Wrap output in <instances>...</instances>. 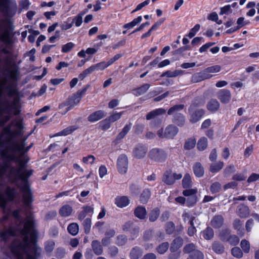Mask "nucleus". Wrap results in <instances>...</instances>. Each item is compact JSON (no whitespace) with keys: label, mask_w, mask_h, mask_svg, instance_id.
Segmentation results:
<instances>
[{"label":"nucleus","mask_w":259,"mask_h":259,"mask_svg":"<svg viewBox=\"0 0 259 259\" xmlns=\"http://www.w3.org/2000/svg\"><path fill=\"white\" fill-rule=\"evenodd\" d=\"M23 129L21 119L14 120L3 128L2 134H0V154L7 160L0 164V178L5 176L13 183L22 181L18 187L22 194L25 205L29 207L33 200L28 179L32 175L33 170L25 169L29 160L25 154L33 144L26 146V141L31 133L24 136Z\"/></svg>","instance_id":"nucleus-1"},{"label":"nucleus","mask_w":259,"mask_h":259,"mask_svg":"<svg viewBox=\"0 0 259 259\" xmlns=\"http://www.w3.org/2000/svg\"><path fill=\"white\" fill-rule=\"evenodd\" d=\"M11 23L5 19H0V87L3 91V96H6L11 100L18 97V92L12 85L8 84L9 78L17 80L18 70L13 62L16 56L13 53L14 41L11 35Z\"/></svg>","instance_id":"nucleus-2"},{"label":"nucleus","mask_w":259,"mask_h":259,"mask_svg":"<svg viewBox=\"0 0 259 259\" xmlns=\"http://www.w3.org/2000/svg\"><path fill=\"white\" fill-rule=\"evenodd\" d=\"M3 178H0V207L5 214L0 218V223L3 227V229L0 231V242L8 243L10 237L16 235V231H19L21 235L22 230L24 228L25 224L29 221L33 223L32 230L30 229V235L32 238H34L37 232L34 228L35 224L31 217H28L26 220H24L20 214V210H15L12 212L15 223L13 224L12 221L10 219V213L7 212V202L13 201L16 196L17 192L16 189L8 187L6 189L5 194H4L3 192L5 186Z\"/></svg>","instance_id":"nucleus-3"},{"label":"nucleus","mask_w":259,"mask_h":259,"mask_svg":"<svg viewBox=\"0 0 259 259\" xmlns=\"http://www.w3.org/2000/svg\"><path fill=\"white\" fill-rule=\"evenodd\" d=\"M32 227V222L28 221L21 231V237L14 239L12 243V250L18 259H24L25 254L27 255V259H30V257L37 259L41 255V248L34 242L37 235L33 238L31 237L32 244L29 241L28 235Z\"/></svg>","instance_id":"nucleus-4"},{"label":"nucleus","mask_w":259,"mask_h":259,"mask_svg":"<svg viewBox=\"0 0 259 259\" xmlns=\"http://www.w3.org/2000/svg\"><path fill=\"white\" fill-rule=\"evenodd\" d=\"M1 88L0 87V126H3L10 119L13 111L14 114L17 115L20 114L21 110L18 99L15 98L11 100L6 96H3Z\"/></svg>","instance_id":"nucleus-5"},{"label":"nucleus","mask_w":259,"mask_h":259,"mask_svg":"<svg viewBox=\"0 0 259 259\" xmlns=\"http://www.w3.org/2000/svg\"><path fill=\"white\" fill-rule=\"evenodd\" d=\"M17 11V4L15 0H0V12L6 18H12Z\"/></svg>","instance_id":"nucleus-6"},{"label":"nucleus","mask_w":259,"mask_h":259,"mask_svg":"<svg viewBox=\"0 0 259 259\" xmlns=\"http://www.w3.org/2000/svg\"><path fill=\"white\" fill-rule=\"evenodd\" d=\"M184 107V104L175 105L170 108L167 111L168 115L172 116V122L179 126H183L185 123V116L180 112Z\"/></svg>","instance_id":"nucleus-7"},{"label":"nucleus","mask_w":259,"mask_h":259,"mask_svg":"<svg viewBox=\"0 0 259 259\" xmlns=\"http://www.w3.org/2000/svg\"><path fill=\"white\" fill-rule=\"evenodd\" d=\"M179 128L174 124L167 125L165 129L161 128L159 129L157 135L160 138L166 139H172L179 133Z\"/></svg>","instance_id":"nucleus-8"},{"label":"nucleus","mask_w":259,"mask_h":259,"mask_svg":"<svg viewBox=\"0 0 259 259\" xmlns=\"http://www.w3.org/2000/svg\"><path fill=\"white\" fill-rule=\"evenodd\" d=\"M148 156L154 162L162 163L166 159L167 154L163 149L155 148L149 151Z\"/></svg>","instance_id":"nucleus-9"},{"label":"nucleus","mask_w":259,"mask_h":259,"mask_svg":"<svg viewBox=\"0 0 259 259\" xmlns=\"http://www.w3.org/2000/svg\"><path fill=\"white\" fill-rule=\"evenodd\" d=\"M80 100L81 98H80L79 96H77L75 94H73L71 97L68 98L67 101H66L65 102L59 105V108L60 110L62 109L64 107L67 106V107L66 108L65 110L61 111V114H65L69 110L76 105L80 102Z\"/></svg>","instance_id":"nucleus-10"},{"label":"nucleus","mask_w":259,"mask_h":259,"mask_svg":"<svg viewBox=\"0 0 259 259\" xmlns=\"http://www.w3.org/2000/svg\"><path fill=\"white\" fill-rule=\"evenodd\" d=\"M117 167L118 171L121 174H125L128 168V159L124 154L120 155L117 160Z\"/></svg>","instance_id":"nucleus-11"},{"label":"nucleus","mask_w":259,"mask_h":259,"mask_svg":"<svg viewBox=\"0 0 259 259\" xmlns=\"http://www.w3.org/2000/svg\"><path fill=\"white\" fill-rule=\"evenodd\" d=\"M188 111L191 115L190 121L193 123L199 121L204 114V110L200 109L195 110L193 106L190 107Z\"/></svg>","instance_id":"nucleus-12"},{"label":"nucleus","mask_w":259,"mask_h":259,"mask_svg":"<svg viewBox=\"0 0 259 259\" xmlns=\"http://www.w3.org/2000/svg\"><path fill=\"white\" fill-rule=\"evenodd\" d=\"M217 97L223 104H227L231 100V94L229 90L222 89L218 92Z\"/></svg>","instance_id":"nucleus-13"},{"label":"nucleus","mask_w":259,"mask_h":259,"mask_svg":"<svg viewBox=\"0 0 259 259\" xmlns=\"http://www.w3.org/2000/svg\"><path fill=\"white\" fill-rule=\"evenodd\" d=\"M147 152V148L142 144L136 146L134 150V156L137 158H143Z\"/></svg>","instance_id":"nucleus-14"},{"label":"nucleus","mask_w":259,"mask_h":259,"mask_svg":"<svg viewBox=\"0 0 259 259\" xmlns=\"http://www.w3.org/2000/svg\"><path fill=\"white\" fill-rule=\"evenodd\" d=\"M224 219L222 215H214L210 221V225L215 229H219L223 226Z\"/></svg>","instance_id":"nucleus-15"},{"label":"nucleus","mask_w":259,"mask_h":259,"mask_svg":"<svg viewBox=\"0 0 259 259\" xmlns=\"http://www.w3.org/2000/svg\"><path fill=\"white\" fill-rule=\"evenodd\" d=\"M236 212L240 218H246L250 214V210L247 206L244 204H241L238 206Z\"/></svg>","instance_id":"nucleus-16"},{"label":"nucleus","mask_w":259,"mask_h":259,"mask_svg":"<svg viewBox=\"0 0 259 259\" xmlns=\"http://www.w3.org/2000/svg\"><path fill=\"white\" fill-rule=\"evenodd\" d=\"M105 116L106 114L104 111L98 110L90 115L88 120L91 122H94L103 118Z\"/></svg>","instance_id":"nucleus-17"},{"label":"nucleus","mask_w":259,"mask_h":259,"mask_svg":"<svg viewBox=\"0 0 259 259\" xmlns=\"http://www.w3.org/2000/svg\"><path fill=\"white\" fill-rule=\"evenodd\" d=\"M91 246L94 253L97 255H101L103 252V248L101 242L97 240H94L92 242Z\"/></svg>","instance_id":"nucleus-18"},{"label":"nucleus","mask_w":259,"mask_h":259,"mask_svg":"<svg viewBox=\"0 0 259 259\" xmlns=\"http://www.w3.org/2000/svg\"><path fill=\"white\" fill-rule=\"evenodd\" d=\"M166 113V110L163 108H158L152 110L149 112L146 115V119L148 120L154 119L158 116L164 114Z\"/></svg>","instance_id":"nucleus-19"},{"label":"nucleus","mask_w":259,"mask_h":259,"mask_svg":"<svg viewBox=\"0 0 259 259\" xmlns=\"http://www.w3.org/2000/svg\"><path fill=\"white\" fill-rule=\"evenodd\" d=\"M211 75L204 72H199L194 74L192 77V81L198 82L206 79L210 78Z\"/></svg>","instance_id":"nucleus-20"},{"label":"nucleus","mask_w":259,"mask_h":259,"mask_svg":"<svg viewBox=\"0 0 259 259\" xmlns=\"http://www.w3.org/2000/svg\"><path fill=\"white\" fill-rule=\"evenodd\" d=\"M143 254L142 248L138 246L133 247L130 253V257L131 259H139L141 257Z\"/></svg>","instance_id":"nucleus-21"},{"label":"nucleus","mask_w":259,"mask_h":259,"mask_svg":"<svg viewBox=\"0 0 259 259\" xmlns=\"http://www.w3.org/2000/svg\"><path fill=\"white\" fill-rule=\"evenodd\" d=\"M184 240L181 237H178L176 238L171 242L170 250L178 251L183 245Z\"/></svg>","instance_id":"nucleus-22"},{"label":"nucleus","mask_w":259,"mask_h":259,"mask_svg":"<svg viewBox=\"0 0 259 259\" xmlns=\"http://www.w3.org/2000/svg\"><path fill=\"white\" fill-rule=\"evenodd\" d=\"M193 170L195 175L198 178L203 176L204 169L200 162H195L193 166Z\"/></svg>","instance_id":"nucleus-23"},{"label":"nucleus","mask_w":259,"mask_h":259,"mask_svg":"<svg viewBox=\"0 0 259 259\" xmlns=\"http://www.w3.org/2000/svg\"><path fill=\"white\" fill-rule=\"evenodd\" d=\"M130 203L128 197L125 196H118L115 198V204L119 207H124Z\"/></svg>","instance_id":"nucleus-24"},{"label":"nucleus","mask_w":259,"mask_h":259,"mask_svg":"<svg viewBox=\"0 0 259 259\" xmlns=\"http://www.w3.org/2000/svg\"><path fill=\"white\" fill-rule=\"evenodd\" d=\"M220 103L217 99H212L208 102L207 109L211 112H215L219 109Z\"/></svg>","instance_id":"nucleus-25"},{"label":"nucleus","mask_w":259,"mask_h":259,"mask_svg":"<svg viewBox=\"0 0 259 259\" xmlns=\"http://www.w3.org/2000/svg\"><path fill=\"white\" fill-rule=\"evenodd\" d=\"M150 87V84L145 83L142 86L133 90V93L136 96H141L145 94Z\"/></svg>","instance_id":"nucleus-26"},{"label":"nucleus","mask_w":259,"mask_h":259,"mask_svg":"<svg viewBox=\"0 0 259 259\" xmlns=\"http://www.w3.org/2000/svg\"><path fill=\"white\" fill-rule=\"evenodd\" d=\"M134 213L136 217L141 220H143L145 218L147 211L145 207L138 206L135 208Z\"/></svg>","instance_id":"nucleus-27"},{"label":"nucleus","mask_w":259,"mask_h":259,"mask_svg":"<svg viewBox=\"0 0 259 259\" xmlns=\"http://www.w3.org/2000/svg\"><path fill=\"white\" fill-rule=\"evenodd\" d=\"M132 123H130L128 124H126L122 128V131L117 135L116 137L115 140L118 142L121 139H123L126 135L128 133L131 128Z\"/></svg>","instance_id":"nucleus-28"},{"label":"nucleus","mask_w":259,"mask_h":259,"mask_svg":"<svg viewBox=\"0 0 259 259\" xmlns=\"http://www.w3.org/2000/svg\"><path fill=\"white\" fill-rule=\"evenodd\" d=\"M233 225L234 228L238 231V234L241 237L243 236L244 235V229L242 228L243 222L239 219H236L233 222Z\"/></svg>","instance_id":"nucleus-29"},{"label":"nucleus","mask_w":259,"mask_h":259,"mask_svg":"<svg viewBox=\"0 0 259 259\" xmlns=\"http://www.w3.org/2000/svg\"><path fill=\"white\" fill-rule=\"evenodd\" d=\"M212 250L217 254H222L225 251L224 245L219 241H214L212 244Z\"/></svg>","instance_id":"nucleus-30"},{"label":"nucleus","mask_w":259,"mask_h":259,"mask_svg":"<svg viewBox=\"0 0 259 259\" xmlns=\"http://www.w3.org/2000/svg\"><path fill=\"white\" fill-rule=\"evenodd\" d=\"M204 239L209 240L213 238L214 236V231L213 229L208 227L201 233Z\"/></svg>","instance_id":"nucleus-31"},{"label":"nucleus","mask_w":259,"mask_h":259,"mask_svg":"<svg viewBox=\"0 0 259 259\" xmlns=\"http://www.w3.org/2000/svg\"><path fill=\"white\" fill-rule=\"evenodd\" d=\"M224 166V162L223 161H219L210 164L209 170L212 173H216L221 170Z\"/></svg>","instance_id":"nucleus-32"},{"label":"nucleus","mask_w":259,"mask_h":259,"mask_svg":"<svg viewBox=\"0 0 259 259\" xmlns=\"http://www.w3.org/2000/svg\"><path fill=\"white\" fill-rule=\"evenodd\" d=\"M72 211V208L69 205H65L61 207L59 210V214L63 217L69 216Z\"/></svg>","instance_id":"nucleus-33"},{"label":"nucleus","mask_w":259,"mask_h":259,"mask_svg":"<svg viewBox=\"0 0 259 259\" xmlns=\"http://www.w3.org/2000/svg\"><path fill=\"white\" fill-rule=\"evenodd\" d=\"M163 182L168 185H172L175 183V178L172 174L169 171H166L163 175Z\"/></svg>","instance_id":"nucleus-34"},{"label":"nucleus","mask_w":259,"mask_h":259,"mask_svg":"<svg viewBox=\"0 0 259 259\" xmlns=\"http://www.w3.org/2000/svg\"><path fill=\"white\" fill-rule=\"evenodd\" d=\"M197 249V246L193 243H188L185 245L183 249V251L185 254H191Z\"/></svg>","instance_id":"nucleus-35"},{"label":"nucleus","mask_w":259,"mask_h":259,"mask_svg":"<svg viewBox=\"0 0 259 259\" xmlns=\"http://www.w3.org/2000/svg\"><path fill=\"white\" fill-rule=\"evenodd\" d=\"M230 235V230L229 229H224L220 231L219 236L221 240L227 242Z\"/></svg>","instance_id":"nucleus-36"},{"label":"nucleus","mask_w":259,"mask_h":259,"mask_svg":"<svg viewBox=\"0 0 259 259\" xmlns=\"http://www.w3.org/2000/svg\"><path fill=\"white\" fill-rule=\"evenodd\" d=\"M151 195L150 191L148 189L144 190L140 196V201L142 203H146Z\"/></svg>","instance_id":"nucleus-37"},{"label":"nucleus","mask_w":259,"mask_h":259,"mask_svg":"<svg viewBox=\"0 0 259 259\" xmlns=\"http://www.w3.org/2000/svg\"><path fill=\"white\" fill-rule=\"evenodd\" d=\"M67 230L70 234L75 236L78 233L79 226L77 223H71L68 226Z\"/></svg>","instance_id":"nucleus-38"},{"label":"nucleus","mask_w":259,"mask_h":259,"mask_svg":"<svg viewBox=\"0 0 259 259\" xmlns=\"http://www.w3.org/2000/svg\"><path fill=\"white\" fill-rule=\"evenodd\" d=\"M208 146V141L206 138H201L197 143V149L199 151H203Z\"/></svg>","instance_id":"nucleus-39"},{"label":"nucleus","mask_w":259,"mask_h":259,"mask_svg":"<svg viewBox=\"0 0 259 259\" xmlns=\"http://www.w3.org/2000/svg\"><path fill=\"white\" fill-rule=\"evenodd\" d=\"M123 112L119 113H115L112 115H110V116H109L108 118H106L105 120H104V122H109L111 123L114 122L120 118Z\"/></svg>","instance_id":"nucleus-40"},{"label":"nucleus","mask_w":259,"mask_h":259,"mask_svg":"<svg viewBox=\"0 0 259 259\" xmlns=\"http://www.w3.org/2000/svg\"><path fill=\"white\" fill-rule=\"evenodd\" d=\"M182 185L185 188H189L192 187L191 177L189 174H186L182 180Z\"/></svg>","instance_id":"nucleus-41"},{"label":"nucleus","mask_w":259,"mask_h":259,"mask_svg":"<svg viewBox=\"0 0 259 259\" xmlns=\"http://www.w3.org/2000/svg\"><path fill=\"white\" fill-rule=\"evenodd\" d=\"M204 254L200 250L196 249L191 254H190L187 259H203Z\"/></svg>","instance_id":"nucleus-42"},{"label":"nucleus","mask_w":259,"mask_h":259,"mask_svg":"<svg viewBox=\"0 0 259 259\" xmlns=\"http://www.w3.org/2000/svg\"><path fill=\"white\" fill-rule=\"evenodd\" d=\"M160 210L158 208L153 209L149 213V220L151 222H155L159 217Z\"/></svg>","instance_id":"nucleus-43"},{"label":"nucleus","mask_w":259,"mask_h":259,"mask_svg":"<svg viewBox=\"0 0 259 259\" xmlns=\"http://www.w3.org/2000/svg\"><path fill=\"white\" fill-rule=\"evenodd\" d=\"M77 128V127L75 125L70 126L66 128L63 130L61 132L58 133L57 134V136H67L68 135H69L71 134L73 132H74L75 130H76Z\"/></svg>","instance_id":"nucleus-44"},{"label":"nucleus","mask_w":259,"mask_h":259,"mask_svg":"<svg viewBox=\"0 0 259 259\" xmlns=\"http://www.w3.org/2000/svg\"><path fill=\"white\" fill-rule=\"evenodd\" d=\"M95 68H94V66L92 65L88 68L86 69L79 75V78L81 80H83L86 76L95 71Z\"/></svg>","instance_id":"nucleus-45"},{"label":"nucleus","mask_w":259,"mask_h":259,"mask_svg":"<svg viewBox=\"0 0 259 259\" xmlns=\"http://www.w3.org/2000/svg\"><path fill=\"white\" fill-rule=\"evenodd\" d=\"M196 140L192 138L188 139L185 143L184 148L185 150H190L194 148L196 145Z\"/></svg>","instance_id":"nucleus-46"},{"label":"nucleus","mask_w":259,"mask_h":259,"mask_svg":"<svg viewBox=\"0 0 259 259\" xmlns=\"http://www.w3.org/2000/svg\"><path fill=\"white\" fill-rule=\"evenodd\" d=\"M236 169L233 164H230L225 167L224 169L223 174L224 177H228L232 174L235 172Z\"/></svg>","instance_id":"nucleus-47"},{"label":"nucleus","mask_w":259,"mask_h":259,"mask_svg":"<svg viewBox=\"0 0 259 259\" xmlns=\"http://www.w3.org/2000/svg\"><path fill=\"white\" fill-rule=\"evenodd\" d=\"M165 232L167 234H172L175 230V225L172 222L166 223L165 227Z\"/></svg>","instance_id":"nucleus-48"},{"label":"nucleus","mask_w":259,"mask_h":259,"mask_svg":"<svg viewBox=\"0 0 259 259\" xmlns=\"http://www.w3.org/2000/svg\"><path fill=\"white\" fill-rule=\"evenodd\" d=\"M169 247V244L165 242L160 244L156 248V250L160 254H163L165 252Z\"/></svg>","instance_id":"nucleus-49"},{"label":"nucleus","mask_w":259,"mask_h":259,"mask_svg":"<svg viewBox=\"0 0 259 259\" xmlns=\"http://www.w3.org/2000/svg\"><path fill=\"white\" fill-rule=\"evenodd\" d=\"M183 217L185 222H186L187 220L189 221V224L190 225V227H195L194 221H196V218L195 217L190 216L188 213H185L183 214Z\"/></svg>","instance_id":"nucleus-50"},{"label":"nucleus","mask_w":259,"mask_h":259,"mask_svg":"<svg viewBox=\"0 0 259 259\" xmlns=\"http://www.w3.org/2000/svg\"><path fill=\"white\" fill-rule=\"evenodd\" d=\"M221 67L220 65H217L206 68L204 71L207 74L209 73H217L221 70Z\"/></svg>","instance_id":"nucleus-51"},{"label":"nucleus","mask_w":259,"mask_h":259,"mask_svg":"<svg viewBox=\"0 0 259 259\" xmlns=\"http://www.w3.org/2000/svg\"><path fill=\"white\" fill-rule=\"evenodd\" d=\"M91 224V220L90 218H87L83 221L82 225L84 227V232L85 234H88L90 232Z\"/></svg>","instance_id":"nucleus-52"},{"label":"nucleus","mask_w":259,"mask_h":259,"mask_svg":"<svg viewBox=\"0 0 259 259\" xmlns=\"http://www.w3.org/2000/svg\"><path fill=\"white\" fill-rule=\"evenodd\" d=\"M227 242L231 245L235 246L238 244L239 239L236 235L231 234Z\"/></svg>","instance_id":"nucleus-53"},{"label":"nucleus","mask_w":259,"mask_h":259,"mask_svg":"<svg viewBox=\"0 0 259 259\" xmlns=\"http://www.w3.org/2000/svg\"><path fill=\"white\" fill-rule=\"evenodd\" d=\"M221 184L218 182H214L211 184L210 187V191L212 193H218L221 189Z\"/></svg>","instance_id":"nucleus-54"},{"label":"nucleus","mask_w":259,"mask_h":259,"mask_svg":"<svg viewBox=\"0 0 259 259\" xmlns=\"http://www.w3.org/2000/svg\"><path fill=\"white\" fill-rule=\"evenodd\" d=\"M180 73V71L175 70L174 71H167L163 72L161 75V77H163L166 76L168 77H174L177 76Z\"/></svg>","instance_id":"nucleus-55"},{"label":"nucleus","mask_w":259,"mask_h":259,"mask_svg":"<svg viewBox=\"0 0 259 259\" xmlns=\"http://www.w3.org/2000/svg\"><path fill=\"white\" fill-rule=\"evenodd\" d=\"M145 127L144 124L142 123H137L134 126V132L137 135H140L143 133Z\"/></svg>","instance_id":"nucleus-56"},{"label":"nucleus","mask_w":259,"mask_h":259,"mask_svg":"<svg viewBox=\"0 0 259 259\" xmlns=\"http://www.w3.org/2000/svg\"><path fill=\"white\" fill-rule=\"evenodd\" d=\"M55 242L53 241H48L45 243V249L47 252H51L55 246Z\"/></svg>","instance_id":"nucleus-57"},{"label":"nucleus","mask_w":259,"mask_h":259,"mask_svg":"<svg viewBox=\"0 0 259 259\" xmlns=\"http://www.w3.org/2000/svg\"><path fill=\"white\" fill-rule=\"evenodd\" d=\"M240 245L244 252H249L250 250V244L248 241H247L246 239L242 240L241 241Z\"/></svg>","instance_id":"nucleus-58"},{"label":"nucleus","mask_w":259,"mask_h":259,"mask_svg":"<svg viewBox=\"0 0 259 259\" xmlns=\"http://www.w3.org/2000/svg\"><path fill=\"white\" fill-rule=\"evenodd\" d=\"M232 254L237 258H241L243 255L241 250L238 247H234L231 250Z\"/></svg>","instance_id":"nucleus-59"},{"label":"nucleus","mask_w":259,"mask_h":259,"mask_svg":"<svg viewBox=\"0 0 259 259\" xmlns=\"http://www.w3.org/2000/svg\"><path fill=\"white\" fill-rule=\"evenodd\" d=\"M197 201V198L195 195H191L186 199L187 205L188 206H193Z\"/></svg>","instance_id":"nucleus-60"},{"label":"nucleus","mask_w":259,"mask_h":259,"mask_svg":"<svg viewBox=\"0 0 259 259\" xmlns=\"http://www.w3.org/2000/svg\"><path fill=\"white\" fill-rule=\"evenodd\" d=\"M74 47V44L71 42H68L62 47V52L66 53L70 52Z\"/></svg>","instance_id":"nucleus-61"},{"label":"nucleus","mask_w":259,"mask_h":259,"mask_svg":"<svg viewBox=\"0 0 259 259\" xmlns=\"http://www.w3.org/2000/svg\"><path fill=\"white\" fill-rule=\"evenodd\" d=\"M127 238L125 235H119L117 237L116 243L119 246H122L125 244Z\"/></svg>","instance_id":"nucleus-62"},{"label":"nucleus","mask_w":259,"mask_h":259,"mask_svg":"<svg viewBox=\"0 0 259 259\" xmlns=\"http://www.w3.org/2000/svg\"><path fill=\"white\" fill-rule=\"evenodd\" d=\"M246 176L243 173H236L233 175L232 179L234 181H243L246 180Z\"/></svg>","instance_id":"nucleus-63"},{"label":"nucleus","mask_w":259,"mask_h":259,"mask_svg":"<svg viewBox=\"0 0 259 259\" xmlns=\"http://www.w3.org/2000/svg\"><path fill=\"white\" fill-rule=\"evenodd\" d=\"M200 26L199 24H196L193 28L191 29L189 33L187 35L189 38H192L195 36L196 32L199 30Z\"/></svg>","instance_id":"nucleus-64"}]
</instances>
